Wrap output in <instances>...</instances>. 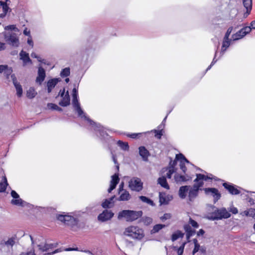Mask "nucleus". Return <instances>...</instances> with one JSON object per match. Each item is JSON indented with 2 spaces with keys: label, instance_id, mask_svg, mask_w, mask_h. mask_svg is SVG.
<instances>
[{
  "label": "nucleus",
  "instance_id": "1",
  "mask_svg": "<svg viewBox=\"0 0 255 255\" xmlns=\"http://www.w3.org/2000/svg\"><path fill=\"white\" fill-rule=\"evenodd\" d=\"M199 191L196 186H182L179 188L178 194L180 198L184 199L187 197L190 202H193L198 196Z\"/></svg>",
  "mask_w": 255,
  "mask_h": 255
},
{
  "label": "nucleus",
  "instance_id": "2",
  "mask_svg": "<svg viewBox=\"0 0 255 255\" xmlns=\"http://www.w3.org/2000/svg\"><path fill=\"white\" fill-rule=\"evenodd\" d=\"M142 212L141 211H135L129 210H124L120 212L118 218L121 220L124 218L127 222L134 221L141 217Z\"/></svg>",
  "mask_w": 255,
  "mask_h": 255
},
{
  "label": "nucleus",
  "instance_id": "3",
  "mask_svg": "<svg viewBox=\"0 0 255 255\" xmlns=\"http://www.w3.org/2000/svg\"><path fill=\"white\" fill-rule=\"evenodd\" d=\"M124 235L133 239L141 240L144 237L143 230L138 226H130L127 227L124 232Z\"/></svg>",
  "mask_w": 255,
  "mask_h": 255
},
{
  "label": "nucleus",
  "instance_id": "4",
  "mask_svg": "<svg viewBox=\"0 0 255 255\" xmlns=\"http://www.w3.org/2000/svg\"><path fill=\"white\" fill-rule=\"evenodd\" d=\"M231 216L230 213L225 208L215 210L214 212L208 215V219L212 220L227 219Z\"/></svg>",
  "mask_w": 255,
  "mask_h": 255
},
{
  "label": "nucleus",
  "instance_id": "5",
  "mask_svg": "<svg viewBox=\"0 0 255 255\" xmlns=\"http://www.w3.org/2000/svg\"><path fill=\"white\" fill-rule=\"evenodd\" d=\"M3 36L5 41L8 44L15 47H17L19 46V39L16 33L13 32H4L3 33Z\"/></svg>",
  "mask_w": 255,
  "mask_h": 255
},
{
  "label": "nucleus",
  "instance_id": "6",
  "mask_svg": "<svg viewBox=\"0 0 255 255\" xmlns=\"http://www.w3.org/2000/svg\"><path fill=\"white\" fill-rule=\"evenodd\" d=\"M196 178L194 180L195 184L193 185L194 186L200 190H201V187L204 185V181H207L208 179H215L216 180L215 177L210 174V175H205L202 174H196Z\"/></svg>",
  "mask_w": 255,
  "mask_h": 255
},
{
  "label": "nucleus",
  "instance_id": "7",
  "mask_svg": "<svg viewBox=\"0 0 255 255\" xmlns=\"http://www.w3.org/2000/svg\"><path fill=\"white\" fill-rule=\"evenodd\" d=\"M128 187L132 191L139 192L143 188V183L140 178L133 177L128 182Z\"/></svg>",
  "mask_w": 255,
  "mask_h": 255
},
{
  "label": "nucleus",
  "instance_id": "8",
  "mask_svg": "<svg viewBox=\"0 0 255 255\" xmlns=\"http://www.w3.org/2000/svg\"><path fill=\"white\" fill-rule=\"evenodd\" d=\"M72 104L75 110L77 112L79 116L82 118H84L85 120H87L89 123H90L91 124L93 123L92 120L90 119L88 117L86 116L85 113L81 108L80 104L78 102V97L73 98Z\"/></svg>",
  "mask_w": 255,
  "mask_h": 255
},
{
  "label": "nucleus",
  "instance_id": "9",
  "mask_svg": "<svg viewBox=\"0 0 255 255\" xmlns=\"http://www.w3.org/2000/svg\"><path fill=\"white\" fill-rule=\"evenodd\" d=\"M57 219L63 222L65 224L70 226H75L78 224V220L69 215H59L57 217Z\"/></svg>",
  "mask_w": 255,
  "mask_h": 255
},
{
  "label": "nucleus",
  "instance_id": "10",
  "mask_svg": "<svg viewBox=\"0 0 255 255\" xmlns=\"http://www.w3.org/2000/svg\"><path fill=\"white\" fill-rule=\"evenodd\" d=\"M205 194L214 198V203H216L221 197V194L218 190L215 188H205L203 189Z\"/></svg>",
  "mask_w": 255,
  "mask_h": 255
},
{
  "label": "nucleus",
  "instance_id": "11",
  "mask_svg": "<svg viewBox=\"0 0 255 255\" xmlns=\"http://www.w3.org/2000/svg\"><path fill=\"white\" fill-rule=\"evenodd\" d=\"M251 31V28L250 26L245 27L232 35L233 40L235 41L241 39L246 34L250 33Z\"/></svg>",
  "mask_w": 255,
  "mask_h": 255
},
{
  "label": "nucleus",
  "instance_id": "12",
  "mask_svg": "<svg viewBox=\"0 0 255 255\" xmlns=\"http://www.w3.org/2000/svg\"><path fill=\"white\" fill-rule=\"evenodd\" d=\"M114 215L111 211L105 210L98 216V219L100 221L105 222L112 219Z\"/></svg>",
  "mask_w": 255,
  "mask_h": 255
},
{
  "label": "nucleus",
  "instance_id": "13",
  "mask_svg": "<svg viewBox=\"0 0 255 255\" xmlns=\"http://www.w3.org/2000/svg\"><path fill=\"white\" fill-rule=\"evenodd\" d=\"M89 124L92 126L94 130L97 132H98L100 136L103 138H105L107 135V133L104 131V128L100 124L95 123L94 121L92 124L89 123Z\"/></svg>",
  "mask_w": 255,
  "mask_h": 255
},
{
  "label": "nucleus",
  "instance_id": "14",
  "mask_svg": "<svg viewBox=\"0 0 255 255\" xmlns=\"http://www.w3.org/2000/svg\"><path fill=\"white\" fill-rule=\"evenodd\" d=\"M57 244H41L37 246L38 250L41 253L48 251L50 249L56 248Z\"/></svg>",
  "mask_w": 255,
  "mask_h": 255
},
{
  "label": "nucleus",
  "instance_id": "15",
  "mask_svg": "<svg viewBox=\"0 0 255 255\" xmlns=\"http://www.w3.org/2000/svg\"><path fill=\"white\" fill-rule=\"evenodd\" d=\"M223 185L232 195H238L240 193V190L236 188V186L233 184L224 183Z\"/></svg>",
  "mask_w": 255,
  "mask_h": 255
},
{
  "label": "nucleus",
  "instance_id": "16",
  "mask_svg": "<svg viewBox=\"0 0 255 255\" xmlns=\"http://www.w3.org/2000/svg\"><path fill=\"white\" fill-rule=\"evenodd\" d=\"M46 77V73L45 70L41 67L38 68V76L36 79V82L39 85H41L42 83L44 81Z\"/></svg>",
  "mask_w": 255,
  "mask_h": 255
},
{
  "label": "nucleus",
  "instance_id": "17",
  "mask_svg": "<svg viewBox=\"0 0 255 255\" xmlns=\"http://www.w3.org/2000/svg\"><path fill=\"white\" fill-rule=\"evenodd\" d=\"M59 78H53L49 80L47 82V92L50 93L60 81Z\"/></svg>",
  "mask_w": 255,
  "mask_h": 255
},
{
  "label": "nucleus",
  "instance_id": "18",
  "mask_svg": "<svg viewBox=\"0 0 255 255\" xmlns=\"http://www.w3.org/2000/svg\"><path fill=\"white\" fill-rule=\"evenodd\" d=\"M120 181V178L117 174H115L112 176V180L110 182V187L108 189V192L110 193L114 190Z\"/></svg>",
  "mask_w": 255,
  "mask_h": 255
},
{
  "label": "nucleus",
  "instance_id": "19",
  "mask_svg": "<svg viewBox=\"0 0 255 255\" xmlns=\"http://www.w3.org/2000/svg\"><path fill=\"white\" fill-rule=\"evenodd\" d=\"M115 196H113L109 199H107L102 204V206L104 208H111L114 205V199L115 198Z\"/></svg>",
  "mask_w": 255,
  "mask_h": 255
},
{
  "label": "nucleus",
  "instance_id": "20",
  "mask_svg": "<svg viewBox=\"0 0 255 255\" xmlns=\"http://www.w3.org/2000/svg\"><path fill=\"white\" fill-rule=\"evenodd\" d=\"M119 194H120V197L118 199V200L119 201H128L131 198V196L129 192L126 190H123L121 192H119Z\"/></svg>",
  "mask_w": 255,
  "mask_h": 255
},
{
  "label": "nucleus",
  "instance_id": "21",
  "mask_svg": "<svg viewBox=\"0 0 255 255\" xmlns=\"http://www.w3.org/2000/svg\"><path fill=\"white\" fill-rule=\"evenodd\" d=\"M20 59L23 61V65L25 66L27 63H31V60L29 58V55L26 52L22 50L20 53Z\"/></svg>",
  "mask_w": 255,
  "mask_h": 255
},
{
  "label": "nucleus",
  "instance_id": "22",
  "mask_svg": "<svg viewBox=\"0 0 255 255\" xmlns=\"http://www.w3.org/2000/svg\"><path fill=\"white\" fill-rule=\"evenodd\" d=\"M174 179L177 183H181L190 180L191 177L189 176H185L184 175L176 174L174 176Z\"/></svg>",
  "mask_w": 255,
  "mask_h": 255
},
{
  "label": "nucleus",
  "instance_id": "23",
  "mask_svg": "<svg viewBox=\"0 0 255 255\" xmlns=\"http://www.w3.org/2000/svg\"><path fill=\"white\" fill-rule=\"evenodd\" d=\"M184 230L186 232L187 239L189 242V238L195 234V230L192 229L191 227L188 225L184 226Z\"/></svg>",
  "mask_w": 255,
  "mask_h": 255
},
{
  "label": "nucleus",
  "instance_id": "24",
  "mask_svg": "<svg viewBox=\"0 0 255 255\" xmlns=\"http://www.w3.org/2000/svg\"><path fill=\"white\" fill-rule=\"evenodd\" d=\"M59 105L62 107H66L70 104V96L68 91H67L62 100L59 103Z\"/></svg>",
  "mask_w": 255,
  "mask_h": 255
},
{
  "label": "nucleus",
  "instance_id": "25",
  "mask_svg": "<svg viewBox=\"0 0 255 255\" xmlns=\"http://www.w3.org/2000/svg\"><path fill=\"white\" fill-rule=\"evenodd\" d=\"M139 153L143 160L147 161L149 155V152L144 146L139 147Z\"/></svg>",
  "mask_w": 255,
  "mask_h": 255
},
{
  "label": "nucleus",
  "instance_id": "26",
  "mask_svg": "<svg viewBox=\"0 0 255 255\" xmlns=\"http://www.w3.org/2000/svg\"><path fill=\"white\" fill-rule=\"evenodd\" d=\"M158 183L161 185L162 187L166 189H169V186L168 185L166 179L164 176L159 177L157 180Z\"/></svg>",
  "mask_w": 255,
  "mask_h": 255
},
{
  "label": "nucleus",
  "instance_id": "27",
  "mask_svg": "<svg viewBox=\"0 0 255 255\" xmlns=\"http://www.w3.org/2000/svg\"><path fill=\"white\" fill-rule=\"evenodd\" d=\"M36 95L37 92L32 87H30L26 92L27 97L29 99L34 98Z\"/></svg>",
  "mask_w": 255,
  "mask_h": 255
},
{
  "label": "nucleus",
  "instance_id": "28",
  "mask_svg": "<svg viewBox=\"0 0 255 255\" xmlns=\"http://www.w3.org/2000/svg\"><path fill=\"white\" fill-rule=\"evenodd\" d=\"M193 242L194 244V247L192 251V254L193 255H195V254L198 252L201 246L198 243V240L196 239H194L193 240Z\"/></svg>",
  "mask_w": 255,
  "mask_h": 255
},
{
  "label": "nucleus",
  "instance_id": "29",
  "mask_svg": "<svg viewBox=\"0 0 255 255\" xmlns=\"http://www.w3.org/2000/svg\"><path fill=\"white\" fill-rule=\"evenodd\" d=\"M243 4L246 8L247 12L249 13L252 7V0H243Z\"/></svg>",
  "mask_w": 255,
  "mask_h": 255
},
{
  "label": "nucleus",
  "instance_id": "30",
  "mask_svg": "<svg viewBox=\"0 0 255 255\" xmlns=\"http://www.w3.org/2000/svg\"><path fill=\"white\" fill-rule=\"evenodd\" d=\"M230 45V40H229V39H225V38H224V40L223 41V44H222V48H221V53L222 54H224V53L225 52L227 48L228 47H229Z\"/></svg>",
  "mask_w": 255,
  "mask_h": 255
},
{
  "label": "nucleus",
  "instance_id": "31",
  "mask_svg": "<svg viewBox=\"0 0 255 255\" xmlns=\"http://www.w3.org/2000/svg\"><path fill=\"white\" fill-rule=\"evenodd\" d=\"M159 202L161 204H167L168 203V201L170 200L169 198H168V199H166V197L165 194L164 193H159Z\"/></svg>",
  "mask_w": 255,
  "mask_h": 255
},
{
  "label": "nucleus",
  "instance_id": "32",
  "mask_svg": "<svg viewBox=\"0 0 255 255\" xmlns=\"http://www.w3.org/2000/svg\"><path fill=\"white\" fill-rule=\"evenodd\" d=\"M186 242L183 243L178 248L177 247H174L173 249L175 251H177L178 255H182Z\"/></svg>",
  "mask_w": 255,
  "mask_h": 255
},
{
  "label": "nucleus",
  "instance_id": "33",
  "mask_svg": "<svg viewBox=\"0 0 255 255\" xmlns=\"http://www.w3.org/2000/svg\"><path fill=\"white\" fill-rule=\"evenodd\" d=\"M184 236V234H183L181 231H177L175 233H173L171 237V240L174 242L177 240L178 239L180 238H182Z\"/></svg>",
  "mask_w": 255,
  "mask_h": 255
},
{
  "label": "nucleus",
  "instance_id": "34",
  "mask_svg": "<svg viewBox=\"0 0 255 255\" xmlns=\"http://www.w3.org/2000/svg\"><path fill=\"white\" fill-rule=\"evenodd\" d=\"M7 185L6 178L4 176L3 177V181L0 182V192H4Z\"/></svg>",
  "mask_w": 255,
  "mask_h": 255
},
{
  "label": "nucleus",
  "instance_id": "35",
  "mask_svg": "<svg viewBox=\"0 0 255 255\" xmlns=\"http://www.w3.org/2000/svg\"><path fill=\"white\" fill-rule=\"evenodd\" d=\"M162 125H160V126H158V130H153V131L155 133V136L157 137L158 139H160L161 136L163 135V129H160Z\"/></svg>",
  "mask_w": 255,
  "mask_h": 255
},
{
  "label": "nucleus",
  "instance_id": "36",
  "mask_svg": "<svg viewBox=\"0 0 255 255\" xmlns=\"http://www.w3.org/2000/svg\"><path fill=\"white\" fill-rule=\"evenodd\" d=\"M24 201L20 199L19 197L18 198H15L13 199L11 201V203L13 205H17V206H23Z\"/></svg>",
  "mask_w": 255,
  "mask_h": 255
},
{
  "label": "nucleus",
  "instance_id": "37",
  "mask_svg": "<svg viewBox=\"0 0 255 255\" xmlns=\"http://www.w3.org/2000/svg\"><path fill=\"white\" fill-rule=\"evenodd\" d=\"M118 145L124 150H127L128 149L129 146L127 142H124L121 140H119L117 142Z\"/></svg>",
  "mask_w": 255,
  "mask_h": 255
},
{
  "label": "nucleus",
  "instance_id": "38",
  "mask_svg": "<svg viewBox=\"0 0 255 255\" xmlns=\"http://www.w3.org/2000/svg\"><path fill=\"white\" fill-rule=\"evenodd\" d=\"M164 227H165L164 225L157 224L153 227L151 232L152 234H155L156 233H157L159 231H160L161 229H162Z\"/></svg>",
  "mask_w": 255,
  "mask_h": 255
},
{
  "label": "nucleus",
  "instance_id": "39",
  "mask_svg": "<svg viewBox=\"0 0 255 255\" xmlns=\"http://www.w3.org/2000/svg\"><path fill=\"white\" fill-rule=\"evenodd\" d=\"M139 199L143 202L147 203L151 206L154 205L153 202L150 200V199L147 198L145 196H139Z\"/></svg>",
  "mask_w": 255,
  "mask_h": 255
},
{
  "label": "nucleus",
  "instance_id": "40",
  "mask_svg": "<svg viewBox=\"0 0 255 255\" xmlns=\"http://www.w3.org/2000/svg\"><path fill=\"white\" fill-rule=\"evenodd\" d=\"M0 5L2 7V11L7 13L8 10L9 9L8 6L7 5V2L0 1Z\"/></svg>",
  "mask_w": 255,
  "mask_h": 255
},
{
  "label": "nucleus",
  "instance_id": "41",
  "mask_svg": "<svg viewBox=\"0 0 255 255\" xmlns=\"http://www.w3.org/2000/svg\"><path fill=\"white\" fill-rule=\"evenodd\" d=\"M15 237H11L8 239L7 241L5 242V245L7 246H13L15 243Z\"/></svg>",
  "mask_w": 255,
  "mask_h": 255
},
{
  "label": "nucleus",
  "instance_id": "42",
  "mask_svg": "<svg viewBox=\"0 0 255 255\" xmlns=\"http://www.w3.org/2000/svg\"><path fill=\"white\" fill-rule=\"evenodd\" d=\"M70 68H65L62 70L61 72L60 75L61 77H67L70 75Z\"/></svg>",
  "mask_w": 255,
  "mask_h": 255
},
{
  "label": "nucleus",
  "instance_id": "43",
  "mask_svg": "<svg viewBox=\"0 0 255 255\" xmlns=\"http://www.w3.org/2000/svg\"><path fill=\"white\" fill-rule=\"evenodd\" d=\"M5 70H7V72L8 74H10L12 72V70L11 68L8 69L7 65H0V73H1Z\"/></svg>",
  "mask_w": 255,
  "mask_h": 255
},
{
  "label": "nucleus",
  "instance_id": "44",
  "mask_svg": "<svg viewBox=\"0 0 255 255\" xmlns=\"http://www.w3.org/2000/svg\"><path fill=\"white\" fill-rule=\"evenodd\" d=\"M16 90V94L18 97H20L22 95V89L21 86L19 85H16V86H14Z\"/></svg>",
  "mask_w": 255,
  "mask_h": 255
},
{
  "label": "nucleus",
  "instance_id": "45",
  "mask_svg": "<svg viewBox=\"0 0 255 255\" xmlns=\"http://www.w3.org/2000/svg\"><path fill=\"white\" fill-rule=\"evenodd\" d=\"M176 159L180 160V161H183V162H186V163H189V161L181 153L177 154L176 155Z\"/></svg>",
  "mask_w": 255,
  "mask_h": 255
},
{
  "label": "nucleus",
  "instance_id": "46",
  "mask_svg": "<svg viewBox=\"0 0 255 255\" xmlns=\"http://www.w3.org/2000/svg\"><path fill=\"white\" fill-rule=\"evenodd\" d=\"M189 223L194 228H198L199 227V225L197 222L194 221L191 218H190Z\"/></svg>",
  "mask_w": 255,
  "mask_h": 255
},
{
  "label": "nucleus",
  "instance_id": "47",
  "mask_svg": "<svg viewBox=\"0 0 255 255\" xmlns=\"http://www.w3.org/2000/svg\"><path fill=\"white\" fill-rule=\"evenodd\" d=\"M232 30H233V27H230L228 29L224 38H225V39H229V36H230L231 33L232 31Z\"/></svg>",
  "mask_w": 255,
  "mask_h": 255
},
{
  "label": "nucleus",
  "instance_id": "48",
  "mask_svg": "<svg viewBox=\"0 0 255 255\" xmlns=\"http://www.w3.org/2000/svg\"><path fill=\"white\" fill-rule=\"evenodd\" d=\"M200 255H206V248L204 246H201L199 251H198Z\"/></svg>",
  "mask_w": 255,
  "mask_h": 255
},
{
  "label": "nucleus",
  "instance_id": "49",
  "mask_svg": "<svg viewBox=\"0 0 255 255\" xmlns=\"http://www.w3.org/2000/svg\"><path fill=\"white\" fill-rule=\"evenodd\" d=\"M47 107L49 109L56 110V109L58 108V106L55 104L48 103L47 104Z\"/></svg>",
  "mask_w": 255,
  "mask_h": 255
},
{
  "label": "nucleus",
  "instance_id": "50",
  "mask_svg": "<svg viewBox=\"0 0 255 255\" xmlns=\"http://www.w3.org/2000/svg\"><path fill=\"white\" fill-rule=\"evenodd\" d=\"M186 162H183V161H180V169L182 170V171L184 172V173H185L186 170H187V168L185 165V163Z\"/></svg>",
  "mask_w": 255,
  "mask_h": 255
},
{
  "label": "nucleus",
  "instance_id": "51",
  "mask_svg": "<svg viewBox=\"0 0 255 255\" xmlns=\"http://www.w3.org/2000/svg\"><path fill=\"white\" fill-rule=\"evenodd\" d=\"M5 30H15L17 28L15 25H9L5 27Z\"/></svg>",
  "mask_w": 255,
  "mask_h": 255
},
{
  "label": "nucleus",
  "instance_id": "52",
  "mask_svg": "<svg viewBox=\"0 0 255 255\" xmlns=\"http://www.w3.org/2000/svg\"><path fill=\"white\" fill-rule=\"evenodd\" d=\"M250 217H252L255 219V209H250Z\"/></svg>",
  "mask_w": 255,
  "mask_h": 255
},
{
  "label": "nucleus",
  "instance_id": "53",
  "mask_svg": "<svg viewBox=\"0 0 255 255\" xmlns=\"http://www.w3.org/2000/svg\"><path fill=\"white\" fill-rule=\"evenodd\" d=\"M171 216L170 214H165L164 215L160 218V219L163 221L165 220H167L168 219H170L171 218Z\"/></svg>",
  "mask_w": 255,
  "mask_h": 255
},
{
  "label": "nucleus",
  "instance_id": "54",
  "mask_svg": "<svg viewBox=\"0 0 255 255\" xmlns=\"http://www.w3.org/2000/svg\"><path fill=\"white\" fill-rule=\"evenodd\" d=\"M229 211L234 214H237L238 212L237 208L235 207H230Z\"/></svg>",
  "mask_w": 255,
  "mask_h": 255
},
{
  "label": "nucleus",
  "instance_id": "55",
  "mask_svg": "<svg viewBox=\"0 0 255 255\" xmlns=\"http://www.w3.org/2000/svg\"><path fill=\"white\" fill-rule=\"evenodd\" d=\"M76 97H78V90L76 88H74L72 90V98Z\"/></svg>",
  "mask_w": 255,
  "mask_h": 255
},
{
  "label": "nucleus",
  "instance_id": "56",
  "mask_svg": "<svg viewBox=\"0 0 255 255\" xmlns=\"http://www.w3.org/2000/svg\"><path fill=\"white\" fill-rule=\"evenodd\" d=\"M11 195L14 199L18 198V197H19V195L14 190L11 191Z\"/></svg>",
  "mask_w": 255,
  "mask_h": 255
},
{
  "label": "nucleus",
  "instance_id": "57",
  "mask_svg": "<svg viewBox=\"0 0 255 255\" xmlns=\"http://www.w3.org/2000/svg\"><path fill=\"white\" fill-rule=\"evenodd\" d=\"M85 252L89 254L90 255H102L101 251L97 252L96 254H93L89 251H85Z\"/></svg>",
  "mask_w": 255,
  "mask_h": 255
},
{
  "label": "nucleus",
  "instance_id": "58",
  "mask_svg": "<svg viewBox=\"0 0 255 255\" xmlns=\"http://www.w3.org/2000/svg\"><path fill=\"white\" fill-rule=\"evenodd\" d=\"M11 77L12 79V82H13V83L14 86H16V85L19 84V83L17 82L16 78H15V77L14 75H11Z\"/></svg>",
  "mask_w": 255,
  "mask_h": 255
},
{
  "label": "nucleus",
  "instance_id": "59",
  "mask_svg": "<svg viewBox=\"0 0 255 255\" xmlns=\"http://www.w3.org/2000/svg\"><path fill=\"white\" fill-rule=\"evenodd\" d=\"M168 172L171 173V174L174 173L175 172V167H174L173 166H169L168 167Z\"/></svg>",
  "mask_w": 255,
  "mask_h": 255
},
{
  "label": "nucleus",
  "instance_id": "60",
  "mask_svg": "<svg viewBox=\"0 0 255 255\" xmlns=\"http://www.w3.org/2000/svg\"><path fill=\"white\" fill-rule=\"evenodd\" d=\"M27 43L29 45H30V46H31L32 47H33V41H32V38H31V36L30 37H29L28 39H27Z\"/></svg>",
  "mask_w": 255,
  "mask_h": 255
},
{
  "label": "nucleus",
  "instance_id": "61",
  "mask_svg": "<svg viewBox=\"0 0 255 255\" xmlns=\"http://www.w3.org/2000/svg\"><path fill=\"white\" fill-rule=\"evenodd\" d=\"M23 34L25 35L28 36V37L31 36L30 31L28 30L27 28H25L23 30Z\"/></svg>",
  "mask_w": 255,
  "mask_h": 255
},
{
  "label": "nucleus",
  "instance_id": "62",
  "mask_svg": "<svg viewBox=\"0 0 255 255\" xmlns=\"http://www.w3.org/2000/svg\"><path fill=\"white\" fill-rule=\"evenodd\" d=\"M124 183L123 182H122L119 186V192H120V191L121 192L123 190H125V189H124Z\"/></svg>",
  "mask_w": 255,
  "mask_h": 255
},
{
  "label": "nucleus",
  "instance_id": "63",
  "mask_svg": "<svg viewBox=\"0 0 255 255\" xmlns=\"http://www.w3.org/2000/svg\"><path fill=\"white\" fill-rule=\"evenodd\" d=\"M205 231L203 229H200L197 232V235L198 236H202L204 234Z\"/></svg>",
  "mask_w": 255,
  "mask_h": 255
},
{
  "label": "nucleus",
  "instance_id": "64",
  "mask_svg": "<svg viewBox=\"0 0 255 255\" xmlns=\"http://www.w3.org/2000/svg\"><path fill=\"white\" fill-rule=\"evenodd\" d=\"M5 49V43L0 42V51L3 50Z\"/></svg>",
  "mask_w": 255,
  "mask_h": 255
}]
</instances>
